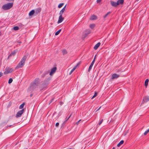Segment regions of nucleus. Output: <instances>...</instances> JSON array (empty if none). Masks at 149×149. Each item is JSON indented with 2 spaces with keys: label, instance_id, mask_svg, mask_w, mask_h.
Masks as SVG:
<instances>
[{
  "label": "nucleus",
  "instance_id": "3c124183",
  "mask_svg": "<svg viewBox=\"0 0 149 149\" xmlns=\"http://www.w3.org/2000/svg\"><path fill=\"white\" fill-rule=\"evenodd\" d=\"M112 149H115V148L114 147H113V148H112Z\"/></svg>",
  "mask_w": 149,
  "mask_h": 149
},
{
  "label": "nucleus",
  "instance_id": "f03ea898",
  "mask_svg": "<svg viewBox=\"0 0 149 149\" xmlns=\"http://www.w3.org/2000/svg\"><path fill=\"white\" fill-rule=\"evenodd\" d=\"M13 6V3H8L4 5L2 7V8L5 10H7L11 8Z\"/></svg>",
  "mask_w": 149,
  "mask_h": 149
},
{
  "label": "nucleus",
  "instance_id": "f257e3e1",
  "mask_svg": "<svg viewBox=\"0 0 149 149\" xmlns=\"http://www.w3.org/2000/svg\"><path fill=\"white\" fill-rule=\"evenodd\" d=\"M39 80L38 78H36L35 79L34 81L31 83L30 86L28 89V92H32L37 88L39 82Z\"/></svg>",
  "mask_w": 149,
  "mask_h": 149
},
{
  "label": "nucleus",
  "instance_id": "b1692460",
  "mask_svg": "<svg viewBox=\"0 0 149 149\" xmlns=\"http://www.w3.org/2000/svg\"><path fill=\"white\" fill-rule=\"evenodd\" d=\"M76 69V67H74L70 71L69 74L70 75L71 74L72 72L75 70Z\"/></svg>",
  "mask_w": 149,
  "mask_h": 149
},
{
  "label": "nucleus",
  "instance_id": "f704fd0d",
  "mask_svg": "<svg viewBox=\"0 0 149 149\" xmlns=\"http://www.w3.org/2000/svg\"><path fill=\"white\" fill-rule=\"evenodd\" d=\"M49 72V71H47L45 72L44 74H45V75H44L42 76V77H44L45 76V75L46 74H48ZM43 75H44V74H43Z\"/></svg>",
  "mask_w": 149,
  "mask_h": 149
},
{
  "label": "nucleus",
  "instance_id": "a19ab883",
  "mask_svg": "<svg viewBox=\"0 0 149 149\" xmlns=\"http://www.w3.org/2000/svg\"><path fill=\"white\" fill-rule=\"evenodd\" d=\"M54 98H52V99L51 100L50 102H49V104H50V103H51V102H52L53 101V100H54Z\"/></svg>",
  "mask_w": 149,
  "mask_h": 149
},
{
  "label": "nucleus",
  "instance_id": "4be33fe9",
  "mask_svg": "<svg viewBox=\"0 0 149 149\" xmlns=\"http://www.w3.org/2000/svg\"><path fill=\"white\" fill-rule=\"evenodd\" d=\"M24 104H25V103L24 102L19 107V109H22L24 107Z\"/></svg>",
  "mask_w": 149,
  "mask_h": 149
},
{
  "label": "nucleus",
  "instance_id": "473e14b6",
  "mask_svg": "<svg viewBox=\"0 0 149 149\" xmlns=\"http://www.w3.org/2000/svg\"><path fill=\"white\" fill-rule=\"evenodd\" d=\"M110 13V12H108L105 15H104L103 16L104 18H105L107 17V16Z\"/></svg>",
  "mask_w": 149,
  "mask_h": 149
},
{
  "label": "nucleus",
  "instance_id": "7ed1b4c3",
  "mask_svg": "<svg viewBox=\"0 0 149 149\" xmlns=\"http://www.w3.org/2000/svg\"><path fill=\"white\" fill-rule=\"evenodd\" d=\"M24 111V109H23L21 110L18 111L16 115V118H18L20 117L21 116L22 114L23 113Z\"/></svg>",
  "mask_w": 149,
  "mask_h": 149
},
{
  "label": "nucleus",
  "instance_id": "a211bd4d",
  "mask_svg": "<svg viewBox=\"0 0 149 149\" xmlns=\"http://www.w3.org/2000/svg\"><path fill=\"white\" fill-rule=\"evenodd\" d=\"M35 13V11L34 10H33L29 13V15L30 16H31L33 15L34 13Z\"/></svg>",
  "mask_w": 149,
  "mask_h": 149
},
{
  "label": "nucleus",
  "instance_id": "f3484780",
  "mask_svg": "<svg viewBox=\"0 0 149 149\" xmlns=\"http://www.w3.org/2000/svg\"><path fill=\"white\" fill-rule=\"evenodd\" d=\"M97 18V16L95 15H93L91 17L90 19L91 20H94L96 19Z\"/></svg>",
  "mask_w": 149,
  "mask_h": 149
},
{
  "label": "nucleus",
  "instance_id": "e433bc0d",
  "mask_svg": "<svg viewBox=\"0 0 149 149\" xmlns=\"http://www.w3.org/2000/svg\"><path fill=\"white\" fill-rule=\"evenodd\" d=\"M101 107H100L98 109H95V112H96V111H98L100 109V108H101Z\"/></svg>",
  "mask_w": 149,
  "mask_h": 149
},
{
  "label": "nucleus",
  "instance_id": "2f4dec72",
  "mask_svg": "<svg viewBox=\"0 0 149 149\" xmlns=\"http://www.w3.org/2000/svg\"><path fill=\"white\" fill-rule=\"evenodd\" d=\"M13 80L11 78H10L8 80V83L9 84L11 83L12 82Z\"/></svg>",
  "mask_w": 149,
  "mask_h": 149
},
{
  "label": "nucleus",
  "instance_id": "39448f33",
  "mask_svg": "<svg viewBox=\"0 0 149 149\" xmlns=\"http://www.w3.org/2000/svg\"><path fill=\"white\" fill-rule=\"evenodd\" d=\"M57 69V68L56 67H54L52 69L51 71L49 73L50 75H52L56 71Z\"/></svg>",
  "mask_w": 149,
  "mask_h": 149
},
{
  "label": "nucleus",
  "instance_id": "a18cd8bd",
  "mask_svg": "<svg viewBox=\"0 0 149 149\" xmlns=\"http://www.w3.org/2000/svg\"><path fill=\"white\" fill-rule=\"evenodd\" d=\"M11 56L10 55V54L8 56L7 59H8Z\"/></svg>",
  "mask_w": 149,
  "mask_h": 149
},
{
  "label": "nucleus",
  "instance_id": "49530a36",
  "mask_svg": "<svg viewBox=\"0 0 149 149\" xmlns=\"http://www.w3.org/2000/svg\"><path fill=\"white\" fill-rule=\"evenodd\" d=\"M66 122H67V121L65 120L63 123V124H65Z\"/></svg>",
  "mask_w": 149,
  "mask_h": 149
},
{
  "label": "nucleus",
  "instance_id": "2eb2a0df",
  "mask_svg": "<svg viewBox=\"0 0 149 149\" xmlns=\"http://www.w3.org/2000/svg\"><path fill=\"white\" fill-rule=\"evenodd\" d=\"M101 43L100 42H99L97 43L94 47V49L95 50H96L100 46Z\"/></svg>",
  "mask_w": 149,
  "mask_h": 149
},
{
  "label": "nucleus",
  "instance_id": "423d86ee",
  "mask_svg": "<svg viewBox=\"0 0 149 149\" xmlns=\"http://www.w3.org/2000/svg\"><path fill=\"white\" fill-rule=\"evenodd\" d=\"M26 58L27 56L26 55L24 56L20 62L24 65Z\"/></svg>",
  "mask_w": 149,
  "mask_h": 149
},
{
  "label": "nucleus",
  "instance_id": "6ab92c4d",
  "mask_svg": "<svg viewBox=\"0 0 149 149\" xmlns=\"http://www.w3.org/2000/svg\"><path fill=\"white\" fill-rule=\"evenodd\" d=\"M17 52V50H15L13 51L10 54V55H11V56H14L16 54V53Z\"/></svg>",
  "mask_w": 149,
  "mask_h": 149
},
{
  "label": "nucleus",
  "instance_id": "ddd939ff",
  "mask_svg": "<svg viewBox=\"0 0 149 149\" xmlns=\"http://www.w3.org/2000/svg\"><path fill=\"white\" fill-rule=\"evenodd\" d=\"M66 5L63 8V9L60 11L59 13V15H62L63 14L64 12V11L65 10Z\"/></svg>",
  "mask_w": 149,
  "mask_h": 149
},
{
  "label": "nucleus",
  "instance_id": "c756f323",
  "mask_svg": "<svg viewBox=\"0 0 149 149\" xmlns=\"http://www.w3.org/2000/svg\"><path fill=\"white\" fill-rule=\"evenodd\" d=\"M63 5H64L63 3H61L60 4H59V5H58V8H61L63 6Z\"/></svg>",
  "mask_w": 149,
  "mask_h": 149
},
{
  "label": "nucleus",
  "instance_id": "f8f14e48",
  "mask_svg": "<svg viewBox=\"0 0 149 149\" xmlns=\"http://www.w3.org/2000/svg\"><path fill=\"white\" fill-rule=\"evenodd\" d=\"M94 63V60H93L92 63H91V65H90L89 68L88 70V71L89 72L91 70V69L92 67H93V65Z\"/></svg>",
  "mask_w": 149,
  "mask_h": 149
},
{
  "label": "nucleus",
  "instance_id": "7c9ffc66",
  "mask_svg": "<svg viewBox=\"0 0 149 149\" xmlns=\"http://www.w3.org/2000/svg\"><path fill=\"white\" fill-rule=\"evenodd\" d=\"M13 29L15 30H17L19 29V28L17 26H15L13 27Z\"/></svg>",
  "mask_w": 149,
  "mask_h": 149
},
{
  "label": "nucleus",
  "instance_id": "20e7f679",
  "mask_svg": "<svg viewBox=\"0 0 149 149\" xmlns=\"http://www.w3.org/2000/svg\"><path fill=\"white\" fill-rule=\"evenodd\" d=\"M13 71V69L12 68H6L5 70V71L4 72L5 74H7L9 73H10L12 72Z\"/></svg>",
  "mask_w": 149,
  "mask_h": 149
},
{
  "label": "nucleus",
  "instance_id": "bb28decb",
  "mask_svg": "<svg viewBox=\"0 0 149 149\" xmlns=\"http://www.w3.org/2000/svg\"><path fill=\"white\" fill-rule=\"evenodd\" d=\"M61 29H60L59 30H58V31H57L55 33V35L57 36V35H58L59 33H60V32H61Z\"/></svg>",
  "mask_w": 149,
  "mask_h": 149
},
{
  "label": "nucleus",
  "instance_id": "dca6fc26",
  "mask_svg": "<svg viewBox=\"0 0 149 149\" xmlns=\"http://www.w3.org/2000/svg\"><path fill=\"white\" fill-rule=\"evenodd\" d=\"M23 65H24L22 64L21 63L19 62L18 65L16 67V69H18L19 68H21L23 66Z\"/></svg>",
  "mask_w": 149,
  "mask_h": 149
},
{
  "label": "nucleus",
  "instance_id": "09e8293b",
  "mask_svg": "<svg viewBox=\"0 0 149 149\" xmlns=\"http://www.w3.org/2000/svg\"><path fill=\"white\" fill-rule=\"evenodd\" d=\"M12 125H9V126H8V127H11V126H12Z\"/></svg>",
  "mask_w": 149,
  "mask_h": 149
},
{
  "label": "nucleus",
  "instance_id": "79ce46f5",
  "mask_svg": "<svg viewBox=\"0 0 149 149\" xmlns=\"http://www.w3.org/2000/svg\"><path fill=\"white\" fill-rule=\"evenodd\" d=\"M81 120H79L78 121H77V123H76V124L77 125H78L79 123V122Z\"/></svg>",
  "mask_w": 149,
  "mask_h": 149
},
{
  "label": "nucleus",
  "instance_id": "de8ad7c7",
  "mask_svg": "<svg viewBox=\"0 0 149 149\" xmlns=\"http://www.w3.org/2000/svg\"><path fill=\"white\" fill-rule=\"evenodd\" d=\"M96 55L94 57V59H93V60H94V62L95 61V57H96Z\"/></svg>",
  "mask_w": 149,
  "mask_h": 149
},
{
  "label": "nucleus",
  "instance_id": "0eeeda50",
  "mask_svg": "<svg viewBox=\"0 0 149 149\" xmlns=\"http://www.w3.org/2000/svg\"><path fill=\"white\" fill-rule=\"evenodd\" d=\"M64 19V18L63 17L62 15H60L57 23L58 24L61 22Z\"/></svg>",
  "mask_w": 149,
  "mask_h": 149
},
{
  "label": "nucleus",
  "instance_id": "9b49d317",
  "mask_svg": "<svg viewBox=\"0 0 149 149\" xmlns=\"http://www.w3.org/2000/svg\"><path fill=\"white\" fill-rule=\"evenodd\" d=\"M149 101V96H146L144 97L143 99V101L142 102L141 104L143 103L144 102H147Z\"/></svg>",
  "mask_w": 149,
  "mask_h": 149
},
{
  "label": "nucleus",
  "instance_id": "6e6552de",
  "mask_svg": "<svg viewBox=\"0 0 149 149\" xmlns=\"http://www.w3.org/2000/svg\"><path fill=\"white\" fill-rule=\"evenodd\" d=\"M41 10V8H38L36 9L35 10V14L36 15H37L39 13Z\"/></svg>",
  "mask_w": 149,
  "mask_h": 149
},
{
  "label": "nucleus",
  "instance_id": "8fccbe9b",
  "mask_svg": "<svg viewBox=\"0 0 149 149\" xmlns=\"http://www.w3.org/2000/svg\"><path fill=\"white\" fill-rule=\"evenodd\" d=\"M1 32H0V36H1Z\"/></svg>",
  "mask_w": 149,
  "mask_h": 149
},
{
  "label": "nucleus",
  "instance_id": "1a4fd4ad",
  "mask_svg": "<svg viewBox=\"0 0 149 149\" xmlns=\"http://www.w3.org/2000/svg\"><path fill=\"white\" fill-rule=\"evenodd\" d=\"M110 4L112 6L115 7H116L118 6L117 4V2L112 1H110Z\"/></svg>",
  "mask_w": 149,
  "mask_h": 149
},
{
  "label": "nucleus",
  "instance_id": "9d476101",
  "mask_svg": "<svg viewBox=\"0 0 149 149\" xmlns=\"http://www.w3.org/2000/svg\"><path fill=\"white\" fill-rule=\"evenodd\" d=\"M119 76V75H118L116 74H113L112 75L111 79H116Z\"/></svg>",
  "mask_w": 149,
  "mask_h": 149
},
{
  "label": "nucleus",
  "instance_id": "37998d69",
  "mask_svg": "<svg viewBox=\"0 0 149 149\" xmlns=\"http://www.w3.org/2000/svg\"><path fill=\"white\" fill-rule=\"evenodd\" d=\"M2 73L1 72H0V77L2 76Z\"/></svg>",
  "mask_w": 149,
  "mask_h": 149
},
{
  "label": "nucleus",
  "instance_id": "c9c22d12",
  "mask_svg": "<svg viewBox=\"0 0 149 149\" xmlns=\"http://www.w3.org/2000/svg\"><path fill=\"white\" fill-rule=\"evenodd\" d=\"M103 121V119H102L99 122V123L98 124V125H100L102 123V122Z\"/></svg>",
  "mask_w": 149,
  "mask_h": 149
},
{
  "label": "nucleus",
  "instance_id": "72a5a7b5",
  "mask_svg": "<svg viewBox=\"0 0 149 149\" xmlns=\"http://www.w3.org/2000/svg\"><path fill=\"white\" fill-rule=\"evenodd\" d=\"M85 32L87 33H88V34H89L91 32V31L89 29L85 31Z\"/></svg>",
  "mask_w": 149,
  "mask_h": 149
},
{
  "label": "nucleus",
  "instance_id": "cd10ccee",
  "mask_svg": "<svg viewBox=\"0 0 149 149\" xmlns=\"http://www.w3.org/2000/svg\"><path fill=\"white\" fill-rule=\"evenodd\" d=\"M62 52L63 55H65L67 53V52L65 49H63L62 50Z\"/></svg>",
  "mask_w": 149,
  "mask_h": 149
},
{
  "label": "nucleus",
  "instance_id": "4468645a",
  "mask_svg": "<svg viewBox=\"0 0 149 149\" xmlns=\"http://www.w3.org/2000/svg\"><path fill=\"white\" fill-rule=\"evenodd\" d=\"M124 0H118L117 2V4L118 6L120 4H123L124 2Z\"/></svg>",
  "mask_w": 149,
  "mask_h": 149
},
{
  "label": "nucleus",
  "instance_id": "4c0bfd02",
  "mask_svg": "<svg viewBox=\"0 0 149 149\" xmlns=\"http://www.w3.org/2000/svg\"><path fill=\"white\" fill-rule=\"evenodd\" d=\"M59 125V123H57L56 124V126L57 127Z\"/></svg>",
  "mask_w": 149,
  "mask_h": 149
},
{
  "label": "nucleus",
  "instance_id": "aec40b11",
  "mask_svg": "<svg viewBox=\"0 0 149 149\" xmlns=\"http://www.w3.org/2000/svg\"><path fill=\"white\" fill-rule=\"evenodd\" d=\"M124 141L123 140H121L120 141L119 143L117 144V146L118 147H119L122 144L124 143Z\"/></svg>",
  "mask_w": 149,
  "mask_h": 149
},
{
  "label": "nucleus",
  "instance_id": "393cba45",
  "mask_svg": "<svg viewBox=\"0 0 149 149\" xmlns=\"http://www.w3.org/2000/svg\"><path fill=\"white\" fill-rule=\"evenodd\" d=\"M95 25L94 24H91L90 25V27L91 28L93 29L95 27Z\"/></svg>",
  "mask_w": 149,
  "mask_h": 149
},
{
  "label": "nucleus",
  "instance_id": "c85d7f7f",
  "mask_svg": "<svg viewBox=\"0 0 149 149\" xmlns=\"http://www.w3.org/2000/svg\"><path fill=\"white\" fill-rule=\"evenodd\" d=\"M97 95V93L96 92H95L94 93V94L93 95V96L92 98H91L92 99H93V98L95 97H96Z\"/></svg>",
  "mask_w": 149,
  "mask_h": 149
},
{
  "label": "nucleus",
  "instance_id": "412c9836",
  "mask_svg": "<svg viewBox=\"0 0 149 149\" xmlns=\"http://www.w3.org/2000/svg\"><path fill=\"white\" fill-rule=\"evenodd\" d=\"M148 81L149 80L148 79H147L146 80L145 82V86H148Z\"/></svg>",
  "mask_w": 149,
  "mask_h": 149
},
{
  "label": "nucleus",
  "instance_id": "c03bdc74",
  "mask_svg": "<svg viewBox=\"0 0 149 149\" xmlns=\"http://www.w3.org/2000/svg\"><path fill=\"white\" fill-rule=\"evenodd\" d=\"M79 63H78L76 65V66H75L74 67H76V68H77V67L78 66V65H79Z\"/></svg>",
  "mask_w": 149,
  "mask_h": 149
},
{
  "label": "nucleus",
  "instance_id": "58836bf2",
  "mask_svg": "<svg viewBox=\"0 0 149 149\" xmlns=\"http://www.w3.org/2000/svg\"><path fill=\"white\" fill-rule=\"evenodd\" d=\"M71 116V115H70L67 118H66L65 120L66 121H67L68 120V119L70 118Z\"/></svg>",
  "mask_w": 149,
  "mask_h": 149
},
{
  "label": "nucleus",
  "instance_id": "5701e85b",
  "mask_svg": "<svg viewBox=\"0 0 149 149\" xmlns=\"http://www.w3.org/2000/svg\"><path fill=\"white\" fill-rule=\"evenodd\" d=\"M88 33H86L85 32L84 33V34L83 35V36L84 38H85L88 35Z\"/></svg>",
  "mask_w": 149,
  "mask_h": 149
},
{
  "label": "nucleus",
  "instance_id": "ea45409f",
  "mask_svg": "<svg viewBox=\"0 0 149 149\" xmlns=\"http://www.w3.org/2000/svg\"><path fill=\"white\" fill-rule=\"evenodd\" d=\"M102 0H97V3H99Z\"/></svg>",
  "mask_w": 149,
  "mask_h": 149
},
{
  "label": "nucleus",
  "instance_id": "a878e982",
  "mask_svg": "<svg viewBox=\"0 0 149 149\" xmlns=\"http://www.w3.org/2000/svg\"><path fill=\"white\" fill-rule=\"evenodd\" d=\"M149 132V128L147 130L145 131V132L144 133V135H146Z\"/></svg>",
  "mask_w": 149,
  "mask_h": 149
}]
</instances>
